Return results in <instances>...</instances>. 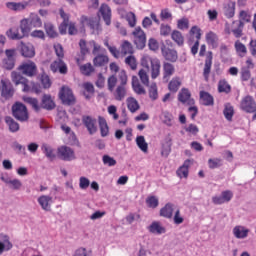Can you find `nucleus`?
<instances>
[{"label": "nucleus", "mask_w": 256, "mask_h": 256, "mask_svg": "<svg viewBox=\"0 0 256 256\" xmlns=\"http://www.w3.org/2000/svg\"><path fill=\"white\" fill-rule=\"evenodd\" d=\"M178 101L183 104L195 105V100L191 98V92L187 88H182L178 93Z\"/></svg>", "instance_id": "obj_15"}, {"label": "nucleus", "mask_w": 256, "mask_h": 256, "mask_svg": "<svg viewBox=\"0 0 256 256\" xmlns=\"http://www.w3.org/2000/svg\"><path fill=\"white\" fill-rule=\"evenodd\" d=\"M4 69L11 71L15 67V59L5 58L2 62Z\"/></svg>", "instance_id": "obj_63"}, {"label": "nucleus", "mask_w": 256, "mask_h": 256, "mask_svg": "<svg viewBox=\"0 0 256 256\" xmlns=\"http://www.w3.org/2000/svg\"><path fill=\"white\" fill-rule=\"evenodd\" d=\"M18 71H21L22 75H26V77H35L37 75V64L31 60L23 62L18 67Z\"/></svg>", "instance_id": "obj_4"}, {"label": "nucleus", "mask_w": 256, "mask_h": 256, "mask_svg": "<svg viewBox=\"0 0 256 256\" xmlns=\"http://www.w3.org/2000/svg\"><path fill=\"white\" fill-rule=\"evenodd\" d=\"M169 90L172 91L173 93H177V91H179V87H181V81L179 80V78H173L169 85Z\"/></svg>", "instance_id": "obj_53"}, {"label": "nucleus", "mask_w": 256, "mask_h": 256, "mask_svg": "<svg viewBox=\"0 0 256 256\" xmlns=\"http://www.w3.org/2000/svg\"><path fill=\"white\" fill-rule=\"evenodd\" d=\"M136 145L143 153H147L149 151V144L145 141V136H137Z\"/></svg>", "instance_id": "obj_37"}, {"label": "nucleus", "mask_w": 256, "mask_h": 256, "mask_svg": "<svg viewBox=\"0 0 256 256\" xmlns=\"http://www.w3.org/2000/svg\"><path fill=\"white\" fill-rule=\"evenodd\" d=\"M20 32L24 37H27L31 32V23L29 22V18H24L20 21Z\"/></svg>", "instance_id": "obj_34"}, {"label": "nucleus", "mask_w": 256, "mask_h": 256, "mask_svg": "<svg viewBox=\"0 0 256 256\" xmlns=\"http://www.w3.org/2000/svg\"><path fill=\"white\" fill-rule=\"evenodd\" d=\"M100 13L104 19L106 25H111V7L107 4H102L100 7Z\"/></svg>", "instance_id": "obj_23"}, {"label": "nucleus", "mask_w": 256, "mask_h": 256, "mask_svg": "<svg viewBox=\"0 0 256 256\" xmlns=\"http://www.w3.org/2000/svg\"><path fill=\"white\" fill-rule=\"evenodd\" d=\"M11 249H13V244L9 239L0 242V255H3L4 251H11Z\"/></svg>", "instance_id": "obj_56"}, {"label": "nucleus", "mask_w": 256, "mask_h": 256, "mask_svg": "<svg viewBox=\"0 0 256 256\" xmlns=\"http://www.w3.org/2000/svg\"><path fill=\"white\" fill-rule=\"evenodd\" d=\"M20 49H21L22 57H26L28 59H31L35 55V47L33 46V44L21 43V48Z\"/></svg>", "instance_id": "obj_21"}, {"label": "nucleus", "mask_w": 256, "mask_h": 256, "mask_svg": "<svg viewBox=\"0 0 256 256\" xmlns=\"http://www.w3.org/2000/svg\"><path fill=\"white\" fill-rule=\"evenodd\" d=\"M114 99L116 101H123L127 96V88L123 85H118L117 88L113 91Z\"/></svg>", "instance_id": "obj_26"}, {"label": "nucleus", "mask_w": 256, "mask_h": 256, "mask_svg": "<svg viewBox=\"0 0 256 256\" xmlns=\"http://www.w3.org/2000/svg\"><path fill=\"white\" fill-rule=\"evenodd\" d=\"M79 46L82 55H87V53H89V49H91V46H89V42H86L85 40H80Z\"/></svg>", "instance_id": "obj_64"}, {"label": "nucleus", "mask_w": 256, "mask_h": 256, "mask_svg": "<svg viewBox=\"0 0 256 256\" xmlns=\"http://www.w3.org/2000/svg\"><path fill=\"white\" fill-rule=\"evenodd\" d=\"M200 101L202 105H205L206 107H209L214 103L213 96H211L209 92H205V91L200 92Z\"/></svg>", "instance_id": "obj_33"}, {"label": "nucleus", "mask_w": 256, "mask_h": 256, "mask_svg": "<svg viewBox=\"0 0 256 256\" xmlns=\"http://www.w3.org/2000/svg\"><path fill=\"white\" fill-rule=\"evenodd\" d=\"M206 42L208 45H211L213 49H217L219 47V36H217L215 32L210 31L206 34Z\"/></svg>", "instance_id": "obj_24"}, {"label": "nucleus", "mask_w": 256, "mask_h": 256, "mask_svg": "<svg viewBox=\"0 0 256 256\" xmlns=\"http://www.w3.org/2000/svg\"><path fill=\"white\" fill-rule=\"evenodd\" d=\"M171 39L178 45V47H183L185 43V37L179 30H173L171 33Z\"/></svg>", "instance_id": "obj_30"}, {"label": "nucleus", "mask_w": 256, "mask_h": 256, "mask_svg": "<svg viewBox=\"0 0 256 256\" xmlns=\"http://www.w3.org/2000/svg\"><path fill=\"white\" fill-rule=\"evenodd\" d=\"M223 13L227 19H232V17H235V2H228L225 4Z\"/></svg>", "instance_id": "obj_31"}, {"label": "nucleus", "mask_w": 256, "mask_h": 256, "mask_svg": "<svg viewBox=\"0 0 256 256\" xmlns=\"http://www.w3.org/2000/svg\"><path fill=\"white\" fill-rule=\"evenodd\" d=\"M89 185H91V181L89 180V178H87L85 176H81L79 178V187H80V189L85 191V190L89 189Z\"/></svg>", "instance_id": "obj_58"}, {"label": "nucleus", "mask_w": 256, "mask_h": 256, "mask_svg": "<svg viewBox=\"0 0 256 256\" xmlns=\"http://www.w3.org/2000/svg\"><path fill=\"white\" fill-rule=\"evenodd\" d=\"M37 201L43 211H51V205H53V197L50 195H41L38 197Z\"/></svg>", "instance_id": "obj_18"}, {"label": "nucleus", "mask_w": 256, "mask_h": 256, "mask_svg": "<svg viewBox=\"0 0 256 256\" xmlns=\"http://www.w3.org/2000/svg\"><path fill=\"white\" fill-rule=\"evenodd\" d=\"M162 121L164 125H167V127H172L173 125V114L169 113L168 111H165L162 113Z\"/></svg>", "instance_id": "obj_51"}, {"label": "nucleus", "mask_w": 256, "mask_h": 256, "mask_svg": "<svg viewBox=\"0 0 256 256\" xmlns=\"http://www.w3.org/2000/svg\"><path fill=\"white\" fill-rule=\"evenodd\" d=\"M164 77H171L175 73V66L173 64L166 62L163 64Z\"/></svg>", "instance_id": "obj_48"}, {"label": "nucleus", "mask_w": 256, "mask_h": 256, "mask_svg": "<svg viewBox=\"0 0 256 256\" xmlns=\"http://www.w3.org/2000/svg\"><path fill=\"white\" fill-rule=\"evenodd\" d=\"M60 16L63 18V22L59 27V31L61 35H65V33H67V27L69 26V15H67L63 9H60Z\"/></svg>", "instance_id": "obj_32"}, {"label": "nucleus", "mask_w": 256, "mask_h": 256, "mask_svg": "<svg viewBox=\"0 0 256 256\" xmlns=\"http://www.w3.org/2000/svg\"><path fill=\"white\" fill-rule=\"evenodd\" d=\"M146 203L151 209H156V207H159V199H157L155 196L148 197L146 199Z\"/></svg>", "instance_id": "obj_61"}, {"label": "nucleus", "mask_w": 256, "mask_h": 256, "mask_svg": "<svg viewBox=\"0 0 256 256\" xmlns=\"http://www.w3.org/2000/svg\"><path fill=\"white\" fill-rule=\"evenodd\" d=\"M134 37V43L137 49H145V45L147 43V36L141 27H136L135 30L132 32Z\"/></svg>", "instance_id": "obj_5"}, {"label": "nucleus", "mask_w": 256, "mask_h": 256, "mask_svg": "<svg viewBox=\"0 0 256 256\" xmlns=\"http://www.w3.org/2000/svg\"><path fill=\"white\" fill-rule=\"evenodd\" d=\"M100 133L102 137H107L109 135V126L107 125V120L103 117H98Z\"/></svg>", "instance_id": "obj_39"}, {"label": "nucleus", "mask_w": 256, "mask_h": 256, "mask_svg": "<svg viewBox=\"0 0 256 256\" xmlns=\"http://www.w3.org/2000/svg\"><path fill=\"white\" fill-rule=\"evenodd\" d=\"M108 63L109 57L103 54H100L93 59V64L95 67H104V65H107Z\"/></svg>", "instance_id": "obj_40"}, {"label": "nucleus", "mask_w": 256, "mask_h": 256, "mask_svg": "<svg viewBox=\"0 0 256 256\" xmlns=\"http://www.w3.org/2000/svg\"><path fill=\"white\" fill-rule=\"evenodd\" d=\"M212 65H213V53L210 52V55L208 56L204 64L203 75H204L205 81H209V75L211 74Z\"/></svg>", "instance_id": "obj_25"}, {"label": "nucleus", "mask_w": 256, "mask_h": 256, "mask_svg": "<svg viewBox=\"0 0 256 256\" xmlns=\"http://www.w3.org/2000/svg\"><path fill=\"white\" fill-rule=\"evenodd\" d=\"M233 199V192L230 190H225L220 196L212 197V203L214 205H223L224 203H229Z\"/></svg>", "instance_id": "obj_12"}, {"label": "nucleus", "mask_w": 256, "mask_h": 256, "mask_svg": "<svg viewBox=\"0 0 256 256\" xmlns=\"http://www.w3.org/2000/svg\"><path fill=\"white\" fill-rule=\"evenodd\" d=\"M80 23L83 27H90V29H95V21L87 16H81Z\"/></svg>", "instance_id": "obj_54"}, {"label": "nucleus", "mask_w": 256, "mask_h": 256, "mask_svg": "<svg viewBox=\"0 0 256 256\" xmlns=\"http://www.w3.org/2000/svg\"><path fill=\"white\" fill-rule=\"evenodd\" d=\"M59 98L63 105H75V95L69 87H62L59 92Z\"/></svg>", "instance_id": "obj_6"}, {"label": "nucleus", "mask_w": 256, "mask_h": 256, "mask_svg": "<svg viewBox=\"0 0 256 256\" xmlns=\"http://www.w3.org/2000/svg\"><path fill=\"white\" fill-rule=\"evenodd\" d=\"M177 27L181 31H185L189 29V19L188 18H181L177 21Z\"/></svg>", "instance_id": "obj_60"}, {"label": "nucleus", "mask_w": 256, "mask_h": 256, "mask_svg": "<svg viewBox=\"0 0 256 256\" xmlns=\"http://www.w3.org/2000/svg\"><path fill=\"white\" fill-rule=\"evenodd\" d=\"M232 233L236 239H247L250 230L243 225H237L233 228Z\"/></svg>", "instance_id": "obj_17"}, {"label": "nucleus", "mask_w": 256, "mask_h": 256, "mask_svg": "<svg viewBox=\"0 0 256 256\" xmlns=\"http://www.w3.org/2000/svg\"><path fill=\"white\" fill-rule=\"evenodd\" d=\"M80 71L82 75H86L87 77H89V75H91L93 71H95V69L93 68V65H91V63H87L80 66Z\"/></svg>", "instance_id": "obj_52"}, {"label": "nucleus", "mask_w": 256, "mask_h": 256, "mask_svg": "<svg viewBox=\"0 0 256 256\" xmlns=\"http://www.w3.org/2000/svg\"><path fill=\"white\" fill-rule=\"evenodd\" d=\"M162 55L166 61H170L171 63H175L179 56L177 54V50H173L171 48H167L166 46L161 47Z\"/></svg>", "instance_id": "obj_16"}, {"label": "nucleus", "mask_w": 256, "mask_h": 256, "mask_svg": "<svg viewBox=\"0 0 256 256\" xmlns=\"http://www.w3.org/2000/svg\"><path fill=\"white\" fill-rule=\"evenodd\" d=\"M41 149L49 161H55L57 154H55V149H53V147L49 146L47 143H44L42 144Z\"/></svg>", "instance_id": "obj_22"}, {"label": "nucleus", "mask_w": 256, "mask_h": 256, "mask_svg": "<svg viewBox=\"0 0 256 256\" xmlns=\"http://www.w3.org/2000/svg\"><path fill=\"white\" fill-rule=\"evenodd\" d=\"M192 162L190 159L186 160L182 166H180L177 170V175L180 179H187L189 177V168L191 167Z\"/></svg>", "instance_id": "obj_20"}, {"label": "nucleus", "mask_w": 256, "mask_h": 256, "mask_svg": "<svg viewBox=\"0 0 256 256\" xmlns=\"http://www.w3.org/2000/svg\"><path fill=\"white\" fill-rule=\"evenodd\" d=\"M13 117L17 119V121L25 122L29 121V112L27 111V106L23 103L16 102L12 106Z\"/></svg>", "instance_id": "obj_3"}, {"label": "nucleus", "mask_w": 256, "mask_h": 256, "mask_svg": "<svg viewBox=\"0 0 256 256\" xmlns=\"http://www.w3.org/2000/svg\"><path fill=\"white\" fill-rule=\"evenodd\" d=\"M151 63V77L157 79L161 75V61L157 58H150Z\"/></svg>", "instance_id": "obj_19"}, {"label": "nucleus", "mask_w": 256, "mask_h": 256, "mask_svg": "<svg viewBox=\"0 0 256 256\" xmlns=\"http://www.w3.org/2000/svg\"><path fill=\"white\" fill-rule=\"evenodd\" d=\"M28 3H17V2H8L6 7L11 9V11H23L27 7Z\"/></svg>", "instance_id": "obj_44"}, {"label": "nucleus", "mask_w": 256, "mask_h": 256, "mask_svg": "<svg viewBox=\"0 0 256 256\" xmlns=\"http://www.w3.org/2000/svg\"><path fill=\"white\" fill-rule=\"evenodd\" d=\"M173 211H175L174 205L168 203L163 208H161L160 215L166 219H171L173 217Z\"/></svg>", "instance_id": "obj_29"}, {"label": "nucleus", "mask_w": 256, "mask_h": 256, "mask_svg": "<svg viewBox=\"0 0 256 256\" xmlns=\"http://www.w3.org/2000/svg\"><path fill=\"white\" fill-rule=\"evenodd\" d=\"M46 34L50 39H55V37H58L57 30L55 29V26L51 23H46L44 24Z\"/></svg>", "instance_id": "obj_45"}, {"label": "nucleus", "mask_w": 256, "mask_h": 256, "mask_svg": "<svg viewBox=\"0 0 256 256\" xmlns=\"http://www.w3.org/2000/svg\"><path fill=\"white\" fill-rule=\"evenodd\" d=\"M5 121L10 129V131L12 133H17V131L19 130V123H17L15 120H13V118L11 117H6Z\"/></svg>", "instance_id": "obj_49"}, {"label": "nucleus", "mask_w": 256, "mask_h": 256, "mask_svg": "<svg viewBox=\"0 0 256 256\" xmlns=\"http://www.w3.org/2000/svg\"><path fill=\"white\" fill-rule=\"evenodd\" d=\"M107 83H108V90L110 91V93H113L115 91V87L117 85V76L111 75L108 78Z\"/></svg>", "instance_id": "obj_59"}, {"label": "nucleus", "mask_w": 256, "mask_h": 256, "mask_svg": "<svg viewBox=\"0 0 256 256\" xmlns=\"http://www.w3.org/2000/svg\"><path fill=\"white\" fill-rule=\"evenodd\" d=\"M57 155L62 161H73L75 160V151L69 146H60L57 149Z\"/></svg>", "instance_id": "obj_7"}, {"label": "nucleus", "mask_w": 256, "mask_h": 256, "mask_svg": "<svg viewBox=\"0 0 256 256\" xmlns=\"http://www.w3.org/2000/svg\"><path fill=\"white\" fill-rule=\"evenodd\" d=\"M133 53H135V51L133 50V44H131V42L125 40L121 44V54L122 55H133Z\"/></svg>", "instance_id": "obj_41"}, {"label": "nucleus", "mask_w": 256, "mask_h": 256, "mask_svg": "<svg viewBox=\"0 0 256 256\" xmlns=\"http://www.w3.org/2000/svg\"><path fill=\"white\" fill-rule=\"evenodd\" d=\"M11 78H12L13 83H15V85L23 86V91L25 93L31 91V87H29V80H27V78L23 77V75H21V73L13 71L11 73Z\"/></svg>", "instance_id": "obj_9"}, {"label": "nucleus", "mask_w": 256, "mask_h": 256, "mask_svg": "<svg viewBox=\"0 0 256 256\" xmlns=\"http://www.w3.org/2000/svg\"><path fill=\"white\" fill-rule=\"evenodd\" d=\"M222 160L219 158H210L208 160V166L210 169H217V167H221Z\"/></svg>", "instance_id": "obj_62"}, {"label": "nucleus", "mask_w": 256, "mask_h": 256, "mask_svg": "<svg viewBox=\"0 0 256 256\" xmlns=\"http://www.w3.org/2000/svg\"><path fill=\"white\" fill-rule=\"evenodd\" d=\"M24 102L32 106V109L38 113L41 109H46V111H53L55 108V101L49 94H44L42 96L41 105H39V100L31 97H24Z\"/></svg>", "instance_id": "obj_1"}, {"label": "nucleus", "mask_w": 256, "mask_h": 256, "mask_svg": "<svg viewBox=\"0 0 256 256\" xmlns=\"http://www.w3.org/2000/svg\"><path fill=\"white\" fill-rule=\"evenodd\" d=\"M223 115L227 121L233 120V115H235V110L233 109V106L231 104H225Z\"/></svg>", "instance_id": "obj_46"}, {"label": "nucleus", "mask_w": 256, "mask_h": 256, "mask_svg": "<svg viewBox=\"0 0 256 256\" xmlns=\"http://www.w3.org/2000/svg\"><path fill=\"white\" fill-rule=\"evenodd\" d=\"M240 109L245 111V113H255L256 112V103L250 95L242 98L240 102Z\"/></svg>", "instance_id": "obj_8"}, {"label": "nucleus", "mask_w": 256, "mask_h": 256, "mask_svg": "<svg viewBox=\"0 0 256 256\" xmlns=\"http://www.w3.org/2000/svg\"><path fill=\"white\" fill-rule=\"evenodd\" d=\"M28 20L30 22L31 27H36V28L43 27V22L41 21V18H39V15L37 14H34V13L30 14Z\"/></svg>", "instance_id": "obj_43"}, {"label": "nucleus", "mask_w": 256, "mask_h": 256, "mask_svg": "<svg viewBox=\"0 0 256 256\" xmlns=\"http://www.w3.org/2000/svg\"><path fill=\"white\" fill-rule=\"evenodd\" d=\"M124 63H126V65H127L128 67H130V69H131L132 71H136V70H137V58H135V57L133 56V54L127 56V57L125 58V60H124Z\"/></svg>", "instance_id": "obj_47"}, {"label": "nucleus", "mask_w": 256, "mask_h": 256, "mask_svg": "<svg viewBox=\"0 0 256 256\" xmlns=\"http://www.w3.org/2000/svg\"><path fill=\"white\" fill-rule=\"evenodd\" d=\"M218 91L219 93H231V85L225 80H220L218 83Z\"/></svg>", "instance_id": "obj_50"}, {"label": "nucleus", "mask_w": 256, "mask_h": 256, "mask_svg": "<svg viewBox=\"0 0 256 256\" xmlns=\"http://www.w3.org/2000/svg\"><path fill=\"white\" fill-rule=\"evenodd\" d=\"M50 70L53 73H61V75H67V64H65V62L63 61V59H57L54 60L51 64H50Z\"/></svg>", "instance_id": "obj_13"}, {"label": "nucleus", "mask_w": 256, "mask_h": 256, "mask_svg": "<svg viewBox=\"0 0 256 256\" xmlns=\"http://www.w3.org/2000/svg\"><path fill=\"white\" fill-rule=\"evenodd\" d=\"M127 107L130 113H137L139 111L140 107L139 106V101L135 99L134 97H128L126 99Z\"/></svg>", "instance_id": "obj_27"}, {"label": "nucleus", "mask_w": 256, "mask_h": 256, "mask_svg": "<svg viewBox=\"0 0 256 256\" xmlns=\"http://www.w3.org/2000/svg\"><path fill=\"white\" fill-rule=\"evenodd\" d=\"M234 47L236 49L237 55L239 57H245L247 55V46L245 44L241 43V41L237 40L234 44Z\"/></svg>", "instance_id": "obj_42"}, {"label": "nucleus", "mask_w": 256, "mask_h": 256, "mask_svg": "<svg viewBox=\"0 0 256 256\" xmlns=\"http://www.w3.org/2000/svg\"><path fill=\"white\" fill-rule=\"evenodd\" d=\"M6 35L9 39L12 40H19L23 39L25 37L21 31H19V28H10L7 32Z\"/></svg>", "instance_id": "obj_36"}, {"label": "nucleus", "mask_w": 256, "mask_h": 256, "mask_svg": "<svg viewBox=\"0 0 256 256\" xmlns=\"http://www.w3.org/2000/svg\"><path fill=\"white\" fill-rule=\"evenodd\" d=\"M150 233H154V235H163L165 233V227L161 226V223L159 222H153L149 226Z\"/></svg>", "instance_id": "obj_38"}, {"label": "nucleus", "mask_w": 256, "mask_h": 256, "mask_svg": "<svg viewBox=\"0 0 256 256\" xmlns=\"http://www.w3.org/2000/svg\"><path fill=\"white\" fill-rule=\"evenodd\" d=\"M239 17L240 20L234 21L231 25V29L228 30V34L233 33L236 39L243 37V28L245 27V23H249L251 21V14L245 10L240 11Z\"/></svg>", "instance_id": "obj_2"}, {"label": "nucleus", "mask_w": 256, "mask_h": 256, "mask_svg": "<svg viewBox=\"0 0 256 256\" xmlns=\"http://www.w3.org/2000/svg\"><path fill=\"white\" fill-rule=\"evenodd\" d=\"M132 89L137 95H145V88L139 83L137 76L132 77Z\"/></svg>", "instance_id": "obj_28"}, {"label": "nucleus", "mask_w": 256, "mask_h": 256, "mask_svg": "<svg viewBox=\"0 0 256 256\" xmlns=\"http://www.w3.org/2000/svg\"><path fill=\"white\" fill-rule=\"evenodd\" d=\"M148 95L151 101H157L159 99V90L157 88V83L153 82L152 84H150V86H148Z\"/></svg>", "instance_id": "obj_35"}, {"label": "nucleus", "mask_w": 256, "mask_h": 256, "mask_svg": "<svg viewBox=\"0 0 256 256\" xmlns=\"http://www.w3.org/2000/svg\"><path fill=\"white\" fill-rule=\"evenodd\" d=\"M138 75L140 77L141 83L146 87H149V74H147V71L141 69L139 70Z\"/></svg>", "instance_id": "obj_57"}, {"label": "nucleus", "mask_w": 256, "mask_h": 256, "mask_svg": "<svg viewBox=\"0 0 256 256\" xmlns=\"http://www.w3.org/2000/svg\"><path fill=\"white\" fill-rule=\"evenodd\" d=\"M0 179L3 183L7 184L12 191H21V189H23V182L17 178L11 179L9 176H1Z\"/></svg>", "instance_id": "obj_10"}, {"label": "nucleus", "mask_w": 256, "mask_h": 256, "mask_svg": "<svg viewBox=\"0 0 256 256\" xmlns=\"http://www.w3.org/2000/svg\"><path fill=\"white\" fill-rule=\"evenodd\" d=\"M82 123L86 127L88 133L90 135H95V132L97 131V119L92 116H83L82 117Z\"/></svg>", "instance_id": "obj_11"}, {"label": "nucleus", "mask_w": 256, "mask_h": 256, "mask_svg": "<svg viewBox=\"0 0 256 256\" xmlns=\"http://www.w3.org/2000/svg\"><path fill=\"white\" fill-rule=\"evenodd\" d=\"M171 153V142L166 141L162 143V148H161V155L165 158L169 157Z\"/></svg>", "instance_id": "obj_55"}, {"label": "nucleus", "mask_w": 256, "mask_h": 256, "mask_svg": "<svg viewBox=\"0 0 256 256\" xmlns=\"http://www.w3.org/2000/svg\"><path fill=\"white\" fill-rule=\"evenodd\" d=\"M0 93L2 97H13V85L9 79H2L0 81Z\"/></svg>", "instance_id": "obj_14"}]
</instances>
